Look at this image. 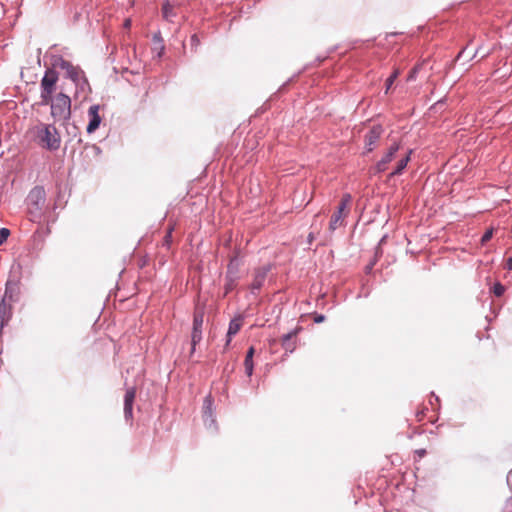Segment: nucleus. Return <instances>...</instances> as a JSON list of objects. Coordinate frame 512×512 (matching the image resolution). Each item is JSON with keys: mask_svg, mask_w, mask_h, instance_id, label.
<instances>
[{"mask_svg": "<svg viewBox=\"0 0 512 512\" xmlns=\"http://www.w3.org/2000/svg\"><path fill=\"white\" fill-rule=\"evenodd\" d=\"M238 280L239 279H235L232 281L230 278L225 277V294L230 293L236 287Z\"/></svg>", "mask_w": 512, "mask_h": 512, "instance_id": "obj_24", "label": "nucleus"}, {"mask_svg": "<svg viewBox=\"0 0 512 512\" xmlns=\"http://www.w3.org/2000/svg\"><path fill=\"white\" fill-rule=\"evenodd\" d=\"M20 281L9 279L5 285L4 297L5 302L7 303H16L20 299Z\"/></svg>", "mask_w": 512, "mask_h": 512, "instance_id": "obj_7", "label": "nucleus"}, {"mask_svg": "<svg viewBox=\"0 0 512 512\" xmlns=\"http://www.w3.org/2000/svg\"><path fill=\"white\" fill-rule=\"evenodd\" d=\"M372 265H373V264H370V265H368V266L366 267L367 271H370V270L372 269Z\"/></svg>", "mask_w": 512, "mask_h": 512, "instance_id": "obj_36", "label": "nucleus"}, {"mask_svg": "<svg viewBox=\"0 0 512 512\" xmlns=\"http://www.w3.org/2000/svg\"><path fill=\"white\" fill-rule=\"evenodd\" d=\"M399 75V71L395 70L386 80V93L389 91L391 86L393 85L394 81Z\"/></svg>", "mask_w": 512, "mask_h": 512, "instance_id": "obj_25", "label": "nucleus"}, {"mask_svg": "<svg viewBox=\"0 0 512 512\" xmlns=\"http://www.w3.org/2000/svg\"><path fill=\"white\" fill-rule=\"evenodd\" d=\"M297 332L298 329H295L282 336L281 343L286 352L292 353L295 350V342L293 339L296 337Z\"/></svg>", "mask_w": 512, "mask_h": 512, "instance_id": "obj_14", "label": "nucleus"}, {"mask_svg": "<svg viewBox=\"0 0 512 512\" xmlns=\"http://www.w3.org/2000/svg\"><path fill=\"white\" fill-rule=\"evenodd\" d=\"M213 399L211 395L205 397L203 402V421L208 429L216 430V420L212 411Z\"/></svg>", "mask_w": 512, "mask_h": 512, "instance_id": "obj_9", "label": "nucleus"}, {"mask_svg": "<svg viewBox=\"0 0 512 512\" xmlns=\"http://www.w3.org/2000/svg\"><path fill=\"white\" fill-rule=\"evenodd\" d=\"M343 214H339L334 212L331 217L329 227L332 231L336 230L340 225H342Z\"/></svg>", "mask_w": 512, "mask_h": 512, "instance_id": "obj_22", "label": "nucleus"}, {"mask_svg": "<svg viewBox=\"0 0 512 512\" xmlns=\"http://www.w3.org/2000/svg\"><path fill=\"white\" fill-rule=\"evenodd\" d=\"M255 350L253 347H250L246 353L245 360H244V368L245 373L248 377L252 376L253 369H254V363H253V356H254Z\"/></svg>", "mask_w": 512, "mask_h": 512, "instance_id": "obj_16", "label": "nucleus"}, {"mask_svg": "<svg viewBox=\"0 0 512 512\" xmlns=\"http://www.w3.org/2000/svg\"><path fill=\"white\" fill-rule=\"evenodd\" d=\"M28 212L32 220L40 218L41 211L46 202V192L42 186H35L32 188L27 196Z\"/></svg>", "mask_w": 512, "mask_h": 512, "instance_id": "obj_5", "label": "nucleus"}, {"mask_svg": "<svg viewBox=\"0 0 512 512\" xmlns=\"http://www.w3.org/2000/svg\"><path fill=\"white\" fill-rule=\"evenodd\" d=\"M466 52V48H463L457 55V60H459L460 58H462L464 56Z\"/></svg>", "mask_w": 512, "mask_h": 512, "instance_id": "obj_33", "label": "nucleus"}, {"mask_svg": "<svg viewBox=\"0 0 512 512\" xmlns=\"http://www.w3.org/2000/svg\"><path fill=\"white\" fill-rule=\"evenodd\" d=\"M51 116L55 121H67L71 117V98L63 92L51 97Z\"/></svg>", "mask_w": 512, "mask_h": 512, "instance_id": "obj_3", "label": "nucleus"}, {"mask_svg": "<svg viewBox=\"0 0 512 512\" xmlns=\"http://www.w3.org/2000/svg\"><path fill=\"white\" fill-rule=\"evenodd\" d=\"M162 16L165 20L169 22H173V19L176 17V12L174 6L169 2L165 1L162 4Z\"/></svg>", "mask_w": 512, "mask_h": 512, "instance_id": "obj_17", "label": "nucleus"}, {"mask_svg": "<svg viewBox=\"0 0 512 512\" xmlns=\"http://www.w3.org/2000/svg\"><path fill=\"white\" fill-rule=\"evenodd\" d=\"M479 49H480V47H478V48L475 50L474 54L470 57V59H473L474 57H476V55H477V53H478Z\"/></svg>", "mask_w": 512, "mask_h": 512, "instance_id": "obj_35", "label": "nucleus"}, {"mask_svg": "<svg viewBox=\"0 0 512 512\" xmlns=\"http://www.w3.org/2000/svg\"><path fill=\"white\" fill-rule=\"evenodd\" d=\"M51 65L53 68H60L65 71V78L71 80L77 90L81 92H90V84L85 72L79 65H74L70 61L65 60L62 56L55 55L52 57Z\"/></svg>", "mask_w": 512, "mask_h": 512, "instance_id": "obj_1", "label": "nucleus"}, {"mask_svg": "<svg viewBox=\"0 0 512 512\" xmlns=\"http://www.w3.org/2000/svg\"><path fill=\"white\" fill-rule=\"evenodd\" d=\"M400 145L398 143H393L387 150V152L383 155V157L376 163L374 170L376 173H383L388 169V164L395 158L396 153L398 152Z\"/></svg>", "mask_w": 512, "mask_h": 512, "instance_id": "obj_6", "label": "nucleus"}, {"mask_svg": "<svg viewBox=\"0 0 512 512\" xmlns=\"http://www.w3.org/2000/svg\"><path fill=\"white\" fill-rule=\"evenodd\" d=\"M351 200H352V197H351L350 194H348V193L344 194L342 196V198H341V201H340V203H339V205L337 207V211L336 212L339 213V214H343L344 211L347 209V207H348L349 203L351 202Z\"/></svg>", "mask_w": 512, "mask_h": 512, "instance_id": "obj_20", "label": "nucleus"}, {"mask_svg": "<svg viewBox=\"0 0 512 512\" xmlns=\"http://www.w3.org/2000/svg\"><path fill=\"white\" fill-rule=\"evenodd\" d=\"M240 328H241V321L239 319H233L230 321L228 331H227L226 345H229L232 337L239 332Z\"/></svg>", "mask_w": 512, "mask_h": 512, "instance_id": "obj_18", "label": "nucleus"}, {"mask_svg": "<svg viewBox=\"0 0 512 512\" xmlns=\"http://www.w3.org/2000/svg\"><path fill=\"white\" fill-rule=\"evenodd\" d=\"M204 315L202 312H195L192 328H203Z\"/></svg>", "mask_w": 512, "mask_h": 512, "instance_id": "obj_23", "label": "nucleus"}, {"mask_svg": "<svg viewBox=\"0 0 512 512\" xmlns=\"http://www.w3.org/2000/svg\"><path fill=\"white\" fill-rule=\"evenodd\" d=\"M100 106L95 104L89 107L88 109V117L89 123L87 125V133L91 134L96 131L101 123V117L99 115Z\"/></svg>", "mask_w": 512, "mask_h": 512, "instance_id": "obj_11", "label": "nucleus"}, {"mask_svg": "<svg viewBox=\"0 0 512 512\" xmlns=\"http://www.w3.org/2000/svg\"><path fill=\"white\" fill-rule=\"evenodd\" d=\"M420 455H424L425 454V450H421L419 451Z\"/></svg>", "mask_w": 512, "mask_h": 512, "instance_id": "obj_38", "label": "nucleus"}, {"mask_svg": "<svg viewBox=\"0 0 512 512\" xmlns=\"http://www.w3.org/2000/svg\"><path fill=\"white\" fill-rule=\"evenodd\" d=\"M505 292V287L501 284V283H495L494 286H493V293L497 296V297H500L504 294Z\"/></svg>", "mask_w": 512, "mask_h": 512, "instance_id": "obj_26", "label": "nucleus"}, {"mask_svg": "<svg viewBox=\"0 0 512 512\" xmlns=\"http://www.w3.org/2000/svg\"><path fill=\"white\" fill-rule=\"evenodd\" d=\"M271 270V265H264L262 267H259L255 269L254 271V278L250 285V289L252 293H256L259 291L262 286L264 285V282L266 280L267 274Z\"/></svg>", "mask_w": 512, "mask_h": 512, "instance_id": "obj_8", "label": "nucleus"}, {"mask_svg": "<svg viewBox=\"0 0 512 512\" xmlns=\"http://www.w3.org/2000/svg\"><path fill=\"white\" fill-rule=\"evenodd\" d=\"M171 237V230L169 231V233L167 234L166 238H170Z\"/></svg>", "mask_w": 512, "mask_h": 512, "instance_id": "obj_37", "label": "nucleus"}, {"mask_svg": "<svg viewBox=\"0 0 512 512\" xmlns=\"http://www.w3.org/2000/svg\"><path fill=\"white\" fill-rule=\"evenodd\" d=\"M411 154L412 150H409L408 153L397 162L396 168L389 174L390 178L402 174L411 159Z\"/></svg>", "mask_w": 512, "mask_h": 512, "instance_id": "obj_15", "label": "nucleus"}, {"mask_svg": "<svg viewBox=\"0 0 512 512\" xmlns=\"http://www.w3.org/2000/svg\"><path fill=\"white\" fill-rule=\"evenodd\" d=\"M10 235V231L7 228L0 229V246L6 241L8 236Z\"/></svg>", "mask_w": 512, "mask_h": 512, "instance_id": "obj_27", "label": "nucleus"}, {"mask_svg": "<svg viewBox=\"0 0 512 512\" xmlns=\"http://www.w3.org/2000/svg\"><path fill=\"white\" fill-rule=\"evenodd\" d=\"M59 75L55 68H48L40 82V105L46 106L56 91Z\"/></svg>", "mask_w": 512, "mask_h": 512, "instance_id": "obj_4", "label": "nucleus"}, {"mask_svg": "<svg viewBox=\"0 0 512 512\" xmlns=\"http://www.w3.org/2000/svg\"><path fill=\"white\" fill-rule=\"evenodd\" d=\"M492 235H493V230L492 229H489L487 230L481 237V242L482 244L488 242L491 238H492Z\"/></svg>", "mask_w": 512, "mask_h": 512, "instance_id": "obj_28", "label": "nucleus"}, {"mask_svg": "<svg viewBox=\"0 0 512 512\" xmlns=\"http://www.w3.org/2000/svg\"><path fill=\"white\" fill-rule=\"evenodd\" d=\"M154 44H155V49H159V52L157 54L158 57H161L163 52H164V45H163V39L161 37V33L158 32V33H155L153 35V38H152Z\"/></svg>", "mask_w": 512, "mask_h": 512, "instance_id": "obj_21", "label": "nucleus"}, {"mask_svg": "<svg viewBox=\"0 0 512 512\" xmlns=\"http://www.w3.org/2000/svg\"><path fill=\"white\" fill-rule=\"evenodd\" d=\"M417 71H418V67H415V68H413V69L410 71L409 76H408V80H409V81H412V80H414V79H415L416 74H417Z\"/></svg>", "mask_w": 512, "mask_h": 512, "instance_id": "obj_29", "label": "nucleus"}, {"mask_svg": "<svg viewBox=\"0 0 512 512\" xmlns=\"http://www.w3.org/2000/svg\"><path fill=\"white\" fill-rule=\"evenodd\" d=\"M130 25H131V20L130 19L125 20L124 26L126 28H128V27H130Z\"/></svg>", "mask_w": 512, "mask_h": 512, "instance_id": "obj_34", "label": "nucleus"}, {"mask_svg": "<svg viewBox=\"0 0 512 512\" xmlns=\"http://www.w3.org/2000/svg\"><path fill=\"white\" fill-rule=\"evenodd\" d=\"M505 268H506V269H508V270H512V257H509V258L507 259V262H506Z\"/></svg>", "mask_w": 512, "mask_h": 512, "instance_id": "obj_32", "label": "nucleus"}, {"mask_svg": "<svg viewBox=\"0 0 512 512\" xmlns=\"http://www.w3.org/2000/svg\"><path fill=\"white\" fill-rule=\"evenodd\" d=\"M190 40L193 46H197L199 44V39L196 34L192 35Z\"/></svg>", "mask_w": 512, "mask_h": 512, "instance_id": "obj_31", "label": "nucleus"}, {"mask_svg": "<svg viewBox=\"0 0 512 512\" xmlns=\"http://www.w3.org/2000/svg\"><path fill=\"white\" fill-rule=\"evenodd\" d=\"M325 321V316L323 314H317L315 317H314V322L315 323H322Z\"/></svg>", "mask_w": 512, "mask_h": 512, "instance_id": "obj_30", "label": "nucleus"}, {"mask_svg": "<svg viewBox=\"0 0 512 512\" xmlns=\"http://www.w3.org/2000/svg\"><path fill=\"white\" fill-rule=\"evenodd\" d=\"M383 128L381 125H374L364 137L365 147L367 152H371L376 147L381 135Z\"/></svg>", "mask_w": 512, "mask_h": 512, "instance_id": "obj_10", "label": "nucleus"}, {"mask_svg": "<svg viewBox=\"0 0 512 512\" xmlns=\"http://www.w3.org/2000/svg\"><path fill=\"white\" fill-rule=\"evenodd\" d=\"M136 397L135 388L127 389L124 395V417L126 421L132 420L133 418V403Z\"/></svg>", "mask_w": 512, "mask_h": 512, "instance_id": "obj_12", "label": "nucleus"}, {"mask_svg": "<svg viewBox=\"0 0 512 512\" xmlns=\"http://www.w3.org/2000/svg\"><path fill=\"white\" fill-rule=\"evenodd\" d=\"M36 138L41 147L49 150L56 151L60 148L61 137L53 124L40 123L35 127Z\"/></svg>", "mask_w": 512, "mask_h": 512, "instance_id": "obj_2", "label": "nucleus"}, {"mask_svg": "<svg viewBox=\"0 0 512 512\" xmlns=\"http://www.w3.org/2000/svg\"><path fill=\"white\" fill-rule=\"evenodd\" d=\"M202 340V328H192L191 332V350L190 354L192 355L195 350L197 344H199Z\"/></svg>", "mask_w": 512, "mask_h": 512, "instance_id": "obj_19", "label": "nucleus"}, {"mask_svg": "<svg viewBox=\"0 0 512 512\" xmlns=\"http://www.w3.org/2000/svg\"><path fill=\"white\" fill-rule=\"evenodd\" d=\"M240 265L241 263L236 256L231 258L227 266L226 278H230L232 281L235 279H239Z\"/></svg>", "mask_w": 512, "mask_h": 512, "instance_id": "obj_13", "label": "nucleus"}]
</instances>
